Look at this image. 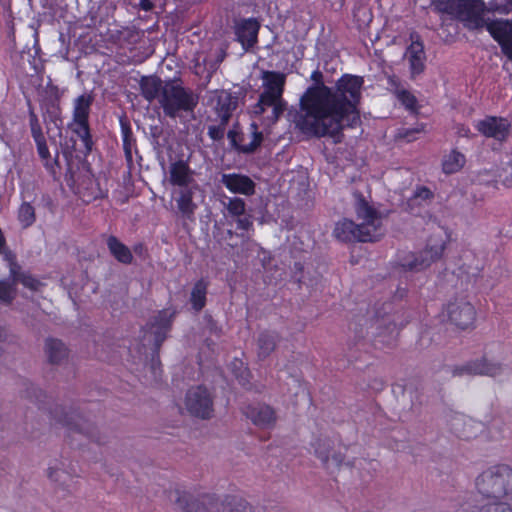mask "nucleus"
<instances>
[{
	"label": "nucleus",
	"instance_id": "obj_28",
	"mask_svg": "<svg viewBox=\"0 0 512 512\" xmlns=\"http://www.w3.org/2000/svg\"><path fill=\"white\" fill-rule=\"evenodd\" d=\"M107 246L111 254L121 263L130 264L133 256L130 249L121 243L116 237L111 236L107 240Z\"/></svg>",
	"mask_w": 512,
	"mask_h": 512
},
{
	"label": "nucleus",
	"instance_id": "obj_20",
	"mask_svg": "<svg viewBox=\"0 0 512 512\" xmlns=\"http://www.w3.org/2000/svg\"><path fill=\"white\" fill-rule=\"evenodd\" d=\"M169 176L170 183L181 188L196 184L193 179V171L183 160L171 163L169 167Z\"/></svg>",
	"mask_w": 512,
	"mask_h": 512
},
{
	"label": "nucleus",
	"instance_id": "obj_1",
	"mask_svg": "<svg viewBox=\"0 0 512 512\" xmlns=\"http://www.w3.org/2000/svg\"><path fill=\"white\" fill-rule=\"evenodd\" d=\"M363 82L362 77L347 74L335 89L323 84L309 87L300 99L297 127L305 134L338 138L344 126L359 120L357 105Z\"/></svg>",
	"mask_w": 512,
	"mask_h": 512
},
{
	"label": "nucleus",
	"instance_id": "obj_26",
	"mask_svg": "<svg viewBox=\"0 0 512 512\" xmlns=\"http://www.w3.org/2000/svg\"><path fill=\"white\" fill-rule=\"evenodd\" d=\"M163 87V82L157 77H143L140 82L141 93L149 102L155 99L160 102Z\"/></svg>",
	"mask_w": 512,
	"mask_h": 512
},
{
	"label": "nucleus",
	"instance_id": "obj_25",
	"mask_svg": "<svg viewBox=\"0 0 512 512\" xmlns=\"http://www.w3.org/2000/svg\"><path fill=\"white\" fill-rule=\"evenodd\" d=\"M358 224L351 220L343 219L336 223L333 234L340 241H360Z\"/></svg>",
	"mask_w": 512,
	"mask_h": 512
},
{
	"label": "nucleus",
	"instance_id": "obj_30",
	"mask_svg": "<svg viewBox=\"0 0 512 512\" xmlns=\"http://www.w3.org/2000/svg\"><path fill=\"white\" fill-rule=\"evenodd\" d=\"M465 156L457 150H452L444 156L442 168L446 174L456 173L465 165Z\"/></svg>",
	"mask_w": 512,
	"mask_h": 512
},
{
	"label": "nucleus",
	"instance_id": "obj_8",
	"mask_svg": "<svg viewBox=\"0 0 512 512\" xmlns=\"http://www.w3.org/2000/svg\"><path fill=\"white\" fill-rule=\"evenodd\" d=\"M476 316L474 305L463 295L451 298L442 310L443 320L460 330L474 327Z\"/></svg>",
	"mask_w": 512,
	"mask_h": 512
},
{
	"label": "nucleus",
	"instance_id": "obj_47",
	"mask_svg": "<svg viewBox=\"0 0 512 512\" xmlns=\"http://www.w3.org/2000/svg\"><path fill=\"white\" fill-rule=\"evenodd\" d=\"M98 194L92 195L91 197H88L86 200L89 201L91 198H97Z\"/></svg>",
	"mask_w": 512,
	"mask_h": 512
},
{
	"label": "nucleus",
	"instance_id": "obj_4",
	"mask_svg": "<svg viewBox=\"0 0 512 512\" xmlns=\"http://www.w3.org/2000/svg\"><path fill=\"white\" fill-rule=\"evenodd\" d=\"M170 501L182 512H226L227 506L214 494L175 488Z\"/></svg>",
	"mask_w": 512,
	"mask_h": 512
},
{
	"label": "nucleus",
	"instance_id": "obj_27",
	"mask_svg": "<svg viewBox=\"0 0 512 512\" xmlns=\"http://www.w3.org/2000/svg\"><path fill=\"white\" fill-rule=\"evenodd\" d=\"M314 450L316 456L322 461L327 469L336 468L342 462L341 457L336 454H333L330 457L331 446L329 441H318Z\"/></svg>",
	"mask_w": 512,
	"mask_h": 512
},
{
	"label": "nucleus",
	"instance_id": "obj_9",
	"mask_svg": "<svg viewBox=\"0 0 512 512\" xmlns=\"http://www.w3.org/2000/svg\"><path fill=\"white\" fill-rule=\"evenodd\" d=\"M445 248V237L442 233L433 235L418 254H408L401 261V266L407 271H421L438 260Z\"/></svg>",
	"mask_w": 512,
	"mask_h": 512
},
{
	"label": "nucleus",
	"instance_id": "obj_2",
	"mask_svg": "<svg viewBox=\"0 0 512 512\" xmlns=\"http://www.w3.org/2000/svg\"><path fill=\"white\" fill-rule=\"evenodd\" d=\"M262 79L263 92L253 106L252 114L263 116L262 123L270 126L278 121L286 109V102L282 98L285 76L277 72H264Z\"/></svg>",
	"mask_w": 512,
	"mask_h": 512
},
{
	"label": "nucleus",
	"instance_id": "obj_33",
	"mask_svg": "<svg viewBox=\"0 0 512 512\" xmlns=\"http://www.w3.org/2000/svg\"><path fill=\"white\" fill-rule=\"evenodd\" d=\"M276 336L273 333H263L258 339L259 355L268 356L275 348Z\"/></svg>",
	"mask_w": 512,
	"mask_h": 512
},
{
	"label": "nucleus",
	"instance_id": "obj_7",
	"mask_svg": "<svg viewBox=\"0 0 512 512\" xmlns=\"http://www.w3.org/2000/svg\"><path fill=\"white\" fill-rule=\"evenodd\" d=\"M355 212L359 221L360 241L377 240L383 234L381 214L362 197L357 198Z\"/></svg>",
	"mask_w": 512,
	"mask_h": 512
},
{
	"label": "nucleus",
	"instance_id": "obj_36",
	"mask_svg": "<svg viewBox=\"0 0 512 512\" xmlns=\"http://www.w3.org/2000/svg\"><path fill=\"white\" fill-rule=\"evenodd\" d=\"M512 501H487L480 512H512Z\"/></svg>",
	"mask_w": 512,
	"mask_h": 512
},
{
	"label": "nucleus",
	"instance_id": "obj_17",
	"mask_svg": "<svg viewBox=\"0 0 512 512\" xmlns=\"http://www.w3.org/2000/svg\"><path fill=\"white\" fill-rule=\"evenodd\" d=\"M221 183L234 194L252 195L255 192L254 181L246 175L227 173L221 177Z\"/></svg>",
	"mask_w": 512,
	"mask_h": 512
},
{
	"label": "nucleus",
	"instance_id": "obj_31",
	"mask_svg": "<svg viewBox=\"0 0 512 512\" xmlns=\"http://www.w3.org/2000/svg\"><path fill=\"white\" fill-rule=\"evenodd\" d=\"M207 285L203 281H198L191 292V303L196 311L201 310L206 303Z\"/></svg>",
	"mask_w": 512,
	"mask_h": 512
},
{
	"label": "nucleus",
	"instance_id": "obj_37",
	"mask_svg": "<svg viewBox=\"0 0 512 512\" xmlns=\"http://www.w3.org/2000/svg\"><path fill=\"white\" fill-rule=\"evenodd\" d=\"M395 94L398 100L408 109L412 110L416 107L417 100L410 92L397 88Z\"/></svg>",
	"mask_w": 512,
	"mask_h": 512
},
{
	"label": "nucleus",
	"instance_id": "obj_34",
	"mask_svg": "<svg viewBox=\"0 0 512 512\" xmlns=\"http://www.w3.org/2000/svg\"><path fill=\"white\" fill-rule=\"evenodd\" d=\"M224 205L231 216L240 217L245 213L246 205L244 200L241 198L230 197Z\"/></svg>",
	"mask_w": 512,
	"mask_h": 512
},
{
	"label": "nucleus",
	"instance_id": "obj_38",
	"mask_svg": "<svg viewBox=\"0 0 512 512\" xmlns=\"http://www.w3.org/2000/svg\"><path fill=\"white\" fill-rule=\"evenodd\" d=\"M15 297L14 284L8 281H0V300L4 303H10Z\"/></svg>",
	"mask_w": 512,
	"mask_h": 512
},
{
	"label": "nucleus",
	"instance_id": "obj_12",
	"mask_svg": "<svg viewBox=\"0 0 512 512\" xmlns=\"http://www.w3.org/2000/svg\"><path fill=\"white\" fill-rule=\"evenodd\" d=\"M0 254L4 260L8 263L10 269V275L13 278V282H20L23 286L29 288L32 291H38L42 283L31 276L30 274L23 273L20 271V267L15 262L14 254L8 249L6 245L5 236L0 229Z\"/></svg>",
	"mask_w": 512,
	"mask_h": 512
},
{
	"label": "nucleus",
	"instance_id": "obj_43",
	"mask_svg": "<svg viewBox=\"0 0 512 512\" xmlns=\"http://www.w3.org/2000/svg\"><path fill=\"white\" fill-rule=\"evenodd\" d=\"M457 421H458V422L463 421V422H464V425H465V428H464L463 430H459V429L455 428V429H456V431H457V432H458L462 437H465V438H470V437H472V436H473V433H472V432H470V431H468V430L466 429V426H469V427H470V426L472 425V422H471L470 420H469V421H464V419H463V418H458V419H457Z\"/></svg>",
	"mask_w": 512,
	"mask_h": 512
},
{
	"label": "nucleus",
	"instance_id": "obj_19",
	"mask_svg": "<svg viewBox=\"0 0 512 512\" xmlns=\"http://www.w3.org/2000/svg\"><path fill=\"white\" fill-rule=\"evenodd\" d=\"M246 416L259 427H270L274 425L276 416L274 410L267 405L257 404L246 408Z\"/></svg>",
	"mask_w": 512,
	"mask_h": 512
},
{
	"label": "nucleus",
	"instance_id": "obj_16",
	"mask_svg": "<svg viewBox=\"0 0 512 512\" xmlns=\"http://www.w3.org/2000/svg\"><path fill=\"white\" fill-rule=\"evenodd\" d=\"M411 44L405 52V59L408 62L412 78L421 74L425 69L426 54L423 44L419 41L417 35H411Z\"/></svg>",
	"mask_w": 512,
	"mask_h": 512
},
{
	"label": "nucleus",
	"instance_id": "obj_15",
	"mask_svg": "<svg viewBox=\"0 0 512 512\" xmlns=\"http://www.w3.org/2000/svg\"><path fill=\"white\" fill-rule=\"evenodd\" d=\"M486 29L500 44L504 54L512 60V22L494 20L487 23Z\"/></svg>",
	"mask_w": 512,
	"mask_h": 512
},
{
	"label": "nucleus",
	"instance_id": "obj_5",
	"mask_svg": "<svg viewBox=\"0 0 512 512\" xmlns=\"http://www.w3.org/2000/svg\"><path fill=\"white\" fill-rule=\"evenodd\" d=\"M198 99L192 91L185 89L177 82H166L160 96V106L165 115L176 118L182 112H191Z\"/></svg>",
	"mask_w": 512,
	"mask_h": 512
},
{
	"label": "nucleus",
	"instance_id": "obj_23",
	"mask_svg": "<svg viewBox=\"0 0 512 512\" xmlns=\"http://www.w3.org/2000/svg\"><path fill=\"white\" fill-rule=\"evenodd\" d=\"M200 192L201 190L198 184H192L181 188L176 202L178 209L183 215L190 216L194 213L197 205L193 202V199L196 194Z\"/></svg>",
	"mask_w": 512,
	"mask_h": 512
},
{
	"label": "nucleus",
	"instance_id": "obj_35",
	"mask_svg": "<svg viewBox=\"0 0 512 512\" xmlns=\"http://www.w3.org/2000/svg\"><path fill=\"white\" fill-rule=\"evenodd\" d=\"M18 219L23 227L32 225L35 221L34 208L28 203H23L19 208Z\"/></svg>",
	"mask_w": 512,
	"mask_h": 512
},
{
	"label": "nucleus",
	"instance_id": "obj_14",
	"mask_svg": "<svg viewBox=\"0 0 512 512\" xmlns=\"http://www.w3.org/2000/svg\"><path fill=\"white\" fill-rule=\"evenodd\" d=\"M508 368L501 363L480 359L463 365L455 370L458 375H487L497 377L505 374Z\"/></svg>",
	"mask_w": 512,
	"mask_h": 512
},
{
	"label": "nucleus",
	"instance_id": "obj_18",
	"mask_svg": "<svg viewBox=\"0 0 512 512\" xmlns=\"http://www.w3.org/2000/svg\"><path fill=\"white\" fill-rule=\"evenodd\" d=\"M213 101H215V110L219 118L222 123H226L237 108L239 98L228 91L221 90L216 92Z\"/></svg>",
	"mask_w": 512,
	"mask_h": 512
},
{
	"label": "nucleus",
	"instance_id": "obj_21",
	"mask_svg": "<svg viewBox=\"0 0 512 512\" xmlns=\"http://www.w3.org/2000/svg\"><path fill=\"white\" fill-rule=\"evenodd\" d=\"M172 316L173 314L167 310L159 312L154 322L150 324L146 337L149 340H153L156 345H159L166 336Z\"/></svg>",
	"mask_w": 512,
	"mask_h": 512
},
{
	"label": "nucleus",
	"instance_id": "obj_39",
	"mask_svg": "<svg viewBox=\"0 0 512 512\" xmlns=\"http://www.w3.org/2000/svg\"><path fill=\"white\" fill-rule=\"evenodd\" d=\"M487 11L498 12L500 14H507L512 11V0H494L490 7H486Z\"/></svg>",
	"mask_w": 512,
	"mask_h": 512
},
{
	"label": "nucleus",
	"instance_id": "obj_11",
	"mask_svg": "<svg viewBox=\"0 0 512 512\" xmlns=\"http://www.w3.org/2000/svg\"><path fill=\"white\" fill-rule=\"evenodd\" d=\"M185 407L189 413L201 418H209L213 412L210 392L203 386L189 389L185 396Z\"/></svg>",
	"mask_w": 512,
	"mask_h": 512
},
{
	"label": "nucleus",
	"instance_id": "obj_24",
	"mask_svg": "<svg viewBox=\"0 0 512 512\" xmlns=\"http://www.w3.org/2000/svg\"><path fill=\"white\" fill-rule=\"evenodd\" d=\"M44 351L51 364H61L67 359L69 354L66 345L61 340L54 338L46 340Z\"/></svg>",
	"mask_w": 512,
	"mask_h": 512
},
{
	"label": "nucleus",
	"instance_id": "obj_3",
	"mask_svg": "<svg viewBox=\"0 0 512 512\" xmlns=\"http://www.w3.org/2000/svg\"><path fill=\"white\" fill-rule=\"evenodd\" d=\"M476 488L486 501H512V469L497 465L482 472Z\"/></svg>",
	"mask_w": 512,
	"mask_h": 512
},
{
	"label": "nucleus",
	"instance_id": "obj_45",
	"mask_svg": "<svg viewBox=\"0 0 512 512\" xmlns=\"http://www.w3.org/2000/svg\"><path fill=\"white\" fill-rule=\"evenodd\" d=\"M8 334L5 328L0 326V343H3L7 340Z\"/></svg>",
	"mask_w": 512,
	"mask_h": 512
},
{
	"label": "nucleus",
	"instance_id": "obj_29",
	"mask_svg": "<svg viewBox=\"0 0 512 512\" xmlns=\"http://www.w3.org/2000/svg\"><path fill=\"white\" fill-rule=\"evenodd\" d=\"M32 134L37 145L38 155L42 159L44 166L48 170L53 171L56 161L50 156V152L43 134L34 128L32 129Z\"/></svg>",
	"mask_w": 512,
	"mask_h": 512
},
{
	"label": "nucleus",
	"instance_id": "obj_6",
	"mask_svg": "<svg viewBox=\"0 0 512 512\" xmlns=\"http://www.w3.org/2000/svg\"><path fill=\"white\" fill-rule=\"evenodd\" d=\"M438 9L455 16L469 29H480L490 22L484 17L486 5L483 0H455L439 5Z\"/></svg>",
	"mask_w": 512,
	"mask_h": 512
},
{
	"label": "nucleus",
	"instance_id": "obj_41",
	"mask_svg": "<svg viewBox=\"0 0 512 512\" xmlns=\"http://www.w3.org/2000/svg\"><path fill=\"white\" fill-rule=\"evenodd\" d=\"M432 197L433 194L428 188L419 187L413 194L412 202L420 205L423 202L430 200Z\"/></svg>",
	"mask_w": 512,
	"mask_h": 512
},
{
	"label": "nucleus",
	"instance_id": "obj_13",
	"mask_svg": "<svg viewBox=\"0 0 512 512\" xmlns=\"http://www.w3.org/2000/svg\"><path fill=\"white\" fill-rule=\"evenodd\" d=\"M474 126L483 136L499 142L505 141L511 130V124L506 118L496 116H486L476 121Z\"/></svg>",
	"mask_w": 512,
	"mask_h": 512
},
{
	"label": "nucleus",
	"instance_id": "obj_22",
	"mask_svg": "<svg viewBox=\"0 0 512 512\" xmlns=\"http://www.w3.org/2000/svg\"><path fill=\"white\" fill-rule=\"evenodd\" d=\"M259 24L253 19L243 20L236 26V36L244 49L252 47L257 41Z\"/></svg>",
	"mask_w": 512,
	"mask_h": 512
},
{
	"label": "nucleus",
	"instance_id": "obj_40",
	"mask_svg": "<svg viewBox=\"0 0 512 512\" xmlns=\"http://www.w3.org/2000/svg\"><path fill=\"white\" fill-rule=\"evenodd\" d=\"M227 506L230 507L229 512H254L252 506H250L243 499H231Z\"/></svg>",
	"mask_w": 512,
	"mask_h": 512
},
{
	"label": "nucleus",
	"instance_id": "obj_42",
	"mask_svg": "<svg viewBox=\"0 0 512 512\" xmlns=\"http://www.w3.org/2000/svg\"><path fill=\"white\" fill-rule=\"evenodd\" d=\"M66 473L61 470H50L49 477L55 482H61L66 478Z\"/></svg>",
	"mask_w": 512,
	"mask_h": 512
},
{
	"label": "nucleus",
	"instance_id": "obj_32",
	"mask_svg": "<svg viewBox=\"0 0 512 512\" xmlns=\"http://www.w3.org/2000/svg\"><path fill=\"white\" fill-rule=\"evenodd\" d=\"M250 129V140L248 142L244 141L239 147L241 151L246 153L253 152L258 146H260L263 140L262 133L258 132V128L255 123L251 124Z\"/></svg>",
	"mask_w": 512,
	"mask_h": 512
},
{
	"label": "nucleus",
	"instance_id": "obj_46",
	"mask_svg": "<svg viewBox=\"0 0 512 512\" xmlns=\"http://www.w3.org/2000/svg\"><path fill=\"white\" fill-rule=\"evenodd\" d=\"M321 76H322V75H321V73H320L319 71H314V72L312 73V75H311V78H312L314 81L318 82V81H320Z\"/></svg>",
	"mask_w": 512,
	"mask_h": 512
},
{
	"label": "nucleus",
	"instance_id": "obj_10",
	"mask_svg": "<svg viewBox=\"0 0 512 512\" xmlns=\"http://www.w3.org/2000/svg\"><path fill=\"white\" fill-rule=\"evenodd\" d=\"M92 97L88 94H82L74 101V132L78 135L87 151L91 150L92 142L88 128V115Z\"/></svg>",
	"mask_w": 512,
	"mask_h": 512
},
{
	"label": "nucleus",
	"instance_id": "obj_44",
	"mask_svg": "<svg viewBox=\"0 0 512 512\" xmlns=\"http://www.w3.org/2000/svg\"><path fill=\"white\" fill-rule=\"evenodd\" d=\"M252 226V221L249 217H242L237 220V227L242 230H248Z\"/></svg>",
	"mask_w": 512,
	"mask_h": 512
}]
</instances>
